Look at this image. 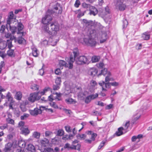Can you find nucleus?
Returning a JSON list of instances; mask_svg holds the SVG:
<instances>
[{
  "label": "nucleus",
  "instance_id": "f257e3e1",
  "mask_svg": "<svg viewBox=\"0 0 152 152\" xmlns=\"http://www.w3.org/2000/svg\"><path fill=\"white\" fill-rule=\"evenodd\" d=\"M62 11V7L60 4L57 1L53 3V10H48L45 17L42 18V22L44 25L42 29L50 34H55L59 30L58 25L56 23L50 22L52 20L53 14L57 15L61 14Z\"/></svg>",
  "mask_w": 152,
  "mask_h": 152
},
{
  "label": "nucleus",
  "instance_id": "f03ea898",
  "mask_svg": "<svg viewBox=\"0 0 152 152\" xmlns=\"http://www.w3.org/2000/svg\"><path fill=\"white\" fill-rule=\"evenodd\" d=\"M73 56L72 54L70 55L68 62L69 69L72 68L73 63L75 61L76 63L79 65L89 64V60L85 56H82L77 57L79 55V52L77 48H75L73 49Z\"/></svg>",
  "mask_w": 152,
  "mask_h": 152
},
{
  "label": "nucleus",
  "instance_id": "7ed1b4c3",
  "mask_svg": "<svg viewBox=\"0 0 152 152\" xmlns=\"http://www.w3.org/2000/svg\"><path fill=\"white\" fill-rule=\"evenodd\" d=\"M83 40L84 42L86 45L91 47H94L97 44V42L95 39L89 36H88L86 37H85Z\"/></svg>",
  "mask_w": 152,
  "mask_h": 152
},
{
  "label": "nucleus",
  "instance_id": "20e7f679",
  "mask_svg": "<svg viewBox=\"0 0 152 152\" xmlns=\"http://www.w3.org/2000/svg\"><path fill=\"white\" fill-rule=\"evenodd\" d=\"M99 31L97 29H90L87 32L88 36L93 37H98L99 34Z\"/></svg>",
  "mask_w": 152,
  "mask_h": 152
},
{
  "label": "nucleus",
  "instance_id": "39448f33",
  "mask_svg": "<svg viewBox=\"0 0 152 152\" xmlns=\"http://www.w3.org/2000/svg\"><path fill=\"white\" fill-rule=\"evenodd\" d=\"M115 6L117 9L121 11H124L126 8L125 4H123L121 0H116Z\"/></svg>",
  "mask_w": 152,
  "mask_h": 152
},
{
  "label": "nucleus",
  "instance_id": "423d86ee",
  "mask_svg": "<svg viewBox=\"0 0 152 152\" xmlns=\"http://www.w3.org/2000/svg\"><path fill=\"white\" fill-rule=\"evenodd\" d=\"M40 96H38L36 93H34L30 94V96L28 98V100L31 102H33L36 100L40 99Z\"/></svg>",
  "mask_w": 152,
  "mask_h": 152
},
{
  "label": "nucleus",
  "instance_id": "0eeeda50",
  "mask_svg": "<svg viewBox=\"0 0 152 152\" xmlns=\"http://www.w3.org/2000/svg\"><path fill=\"white\" fill-rule=\"evenodd\" d=\"M81 145L79 144H78L76 145H73L72 146H70V145L68 143H66L64 146V148H67L68 150L71 149H77L78 151H80V149Z\"/></svg>",
  "mask_w": 152,
  "mask_h": 152
},
{
  "label": "nucleus",
  "instance_id": "6e6552de",
  "mask_svg": "<svg viewBox=\"0 0 152 152\" xmlns=\"http://www.w3.org/2000/svg\"><path fill=\"white\" fill-rule=\"evenodd\" d=\"M29 111L30 114L34 116H36L42 113L41 110H39L37 107L35 108L33 110H30Z\"/></svg>",
  "mask_w": 152,
  "mask_h": 152
},
{
  "label": "nucleus",
  "instance_id": "1a4fd4ad",
  "mask_svg": "<svg viewBox=\"0 0 152 152\" xmlns=\"http://www.w3.org/2000/svg\"><path fill=\"white\" fill-rule=\"evenodd\" d=\"M17 30H18L17 33L18 34H21V36H23L24 35L25 33L23 32H21L23 28V26L22 23L21 22L18 23Z\"/></svg>",
  "mask_w": 152,
  "mask_h": 152
},
{
  "label": "nucleus",
  "instance_id": "9d476101",
  "mask_svg": "<svg viewBox=\"0 0 152 152\" xmlns=\"http://www.w3.org/2000/svg\"><path fill=\"white\" fill-rule=\"evenodd\" d=\"M98 13V10L95 7L92 6L90 7L89 13L90 15L95 16Z\"/></svg>",
  "mask_w": 152,
  "mask_h": 152
},
{
  "label": "nucleus",
  "instance_id": "9b49d317",
  "mask_svg": "<svg viewBox=\"0 0 152 152\" xmlns=\"http://www.w3.org/2000/svg\"><path fill=\"white\" fill-rule=\"evenodd\" d=\"M14 39L15 40V42H17L19 44H24V42L25 43L26 42V40L21 36L20 37H19L17 38L14 37Z\"/></svg>",
  "mask_w": 152,
  "mask_h": 152
},
{
  "label": "nucleus",
  "instance_id": "f8f14e48",
  "mask_svg": "<svg viewBox=\"0 0 152 152\" xmlns=\"http://www.w3.org/2000/svg\"><path fill=\"white\" fill-rule=\"evenodd\" d=\"M99 84L101 86H104L105 88H110L111 86V82L110 83L109 82H105L104 81H102L101 82L99 83Z\"/></svg>",
  "mask_w": 152,
  "mask_h": 152
},
{
  "label": "nucleus",
  "instance_id": "ddd939ff",
  "mask_svg": "<svg viewBox=\"0 0 152 152\" xmlns=\"http://www.w3.org/2000/svg\"><path fill=\"white\" fill-rule=\"evenodd\" d=\"M14 14L12 11L10 12L9 13L8 19L7 20V25L11 24V21L13 18Z\"/></svg>",
  "mask_w": 152,
  "mask_h": 152
},
{
  "label": "nucleus",
  "instance_id": "4468645a",
  "mask_svg": "<svg viewBox=\"0 0 152 152\" xmlns=\"http://www.w3.org/2000/svg\"><path fill=\"white\" fill-rule=\"evenodd\" d=\"M142 37L144 40H148L150 38V34L149 32H146L142 34Z\"/></svg>",
  "mask_w": 152,
  "mask_h": 152
},
{
  "label": "nucleus",
  "instance_id": "2eb2a0df",
  "mask_svg": "<svg viewBox=\"0 0 152 152\" xmlns=\"http://www.w3.org/2000/svg\"><path fill=\"white\" fill-rule=\"evenodd\" d=\"M21 130L23 133L25 135L28 134L30 132L29 130L28 129V128L26 126L22 127L21 128Z\"/></svg>",
  "mask_w": 152,
  "mask_h": 152
},
{
  "label": "nucleus",
  "instance_id": "dca6fc26",
  "mask_svg": "<svg viewBox=\"0 0 152 152\" xmlns=\"http://www.w3.org/2000/svg\"><path fill=\"white\" fill-rule=\"evenodd\" d=\"M98 72L97 69L94 68H93L91 69L89 71V72L90 75L92 76H95L96 75Z\"/></svg>",
  "mask_w": 152,
  "mask_h": 152
},
{
  "label": "nucleus",
  "instance_id": "f3484780",
  "mask_svg": "<svg viewBox=\"0 0 152 152\" xmlns=\"http://www.w3.org/2000/svg\"><path fill=\"white\" fill-rule=\"evenodd\" d=\"M8 26H9L10 28V31H11L12 33V34H14L15 33V32L16 31V30H17V27L15 26H11L10 25H10H7V28L8 29Z\"/></svg>",
  "mask_w": 152,
  "mask_h": 152
},
{
  "label": "nucleus",
  "instance_id": "a211bd4d",
  "mask_svg": "<svg viewBox=\"0 0 152 152\" xmlns=\"http://www.w3.org/2000/svg\"><path fill=\"white\" fill-rule=\"evenodd\" d=\"M26 149L28 151L33 152L35 151V148L34 146L31 144L28 145Z\"/></svg>",
  "mask_w": 152,
  "mask_h": 152
},
{
  "label": "nucleus",
  "instance_id": "6ab92c4d",
  "mask_svg": "<svg viewBox=\"0 0 152 152\" xmlns=\"http://www.w3.org/2000/svg\"><path fill=\"white\" fill-rule=\"evenodd\" d=\"M111 75V74L110 72H109L107 74V75L106 76L105 79V82H109L110 81H113L114 79L110 77Z\"/></svg>",
  "mask_w": 152,
  "mask_h": 152
},
{
  "label": "nucleus",
  "instance_id": "aec40b11",
  "mask_svg": "<svg viewBox=\"0 0 152 152\" xmlns=\"http://www.w3.org/2000/svg\"><path fill=\"white\" fill-rule=\"evenodd\" d=\"M124 129L123 127H120L118 128V131H117L115 134L118 136H120L123 134V132H122V130Z\"/></svg>",
  "mask_w": 152,
  "mask_h": 152
},
{
  "label": "nucleus",
  "instance_id": "412c9836",
  "mask_svg": "<svg viewBox=\"0 0 152 152\" xmlns=\"http://www.w3.org/2000/svg\"><path fill=\"white\" fill-rule=\"evenodd\" d=\"M13 39L12 38H10V39H8L7 40V45L8 46V48L10 49L12 47H13V45L12 43V40Z\"/></svg>",
  "mask_w": 152,
  "mask_h": 152
},
{
  "label": "nucleus",
  "instance_id": "4be33fe9",
  "mask_svg": "<svg viewBox=\"0 0 152 152\" xmlns=\"http://www.w3.org/2000/svg\"><path fill=\"white\" fill-rule=\"evenodd\" d=\"M6 98L7 99L8 101L9 102H12V101H13V98L12 96V95L9 92L7 93L6 96Z\"/></svg>",
  "mask_w": 152,
  "mask_h": 152
},
{
  "label": "nucleus",
  "instance_id": "5701e85b",
  "mask_svg": "<svg viewBox=\"0 0 152 152\" xmlns=\"http://www.w3.org/2000/svg\"><path fill=\"white\" fill-rule=\"evenodd\" d=\"M40 142L43 146H45L48 143L49 140L48 139L45 138L41 140Z\"/></svg>",
  "mask_w": 152,
  "mask_h": 152
},
{
  "label": "nucleus",
  "instance_id": "b1692460",
  "mask_svg": "<svg viewBox=\"0 0 152 152\" xmlns=\"http://www.w3.org/2000/svg\"><path fill=\"white\" fill-rule=\"evenodd\" d=\"M26 143L24 141L21 140L18 142V145L21 148H24L26 146Z\"/></svg>",
  "mask_w": 152,
  "mask_h": 152
},
{
  "label": "nucleus",
  "instance_id": "393cba45",
  "mask_svg": "<svg viewBox=\"0 0 152 152\" xmlns=\"http://www.w3.org/2000/svg\"><path fill=\"white\" fill-rule=\"evenodd\" d=\"M73 135L72 134H70L69 135H65L62 137V139L65 140H67L68 139H71L73 138Z\"/></svg>",
  "mask_w": 152,
  "mask_h": 152
},
{
  "label": "nucleus",
  "instance_id": "a878e982",
  "mask_svg": "<svg viewBox=\"0 0 152 152\" xmlns=\"http://www.w3.org/2000/svg\"><path fill=\"white\" fill-rule=\"evenodd\" d=\"M100 59L99 56H94L92 57L91 61L93 63L98 62Z\"/></svg>",
  "mask_w": 152,
  "mask_h": 152
},
{
  "label": "nucleus",
  "instance_id": "bb28decb",
  "mask_svg": "<svg viewBox=\"0 0 152 152\" xmlns=\"http://www.w3.org/2000/svg\"><path fill=\"white\" fill-rule=\"evenodd\" d=\"M109 72H107V69L106 68H104L103 69L101 70V72L98 75H103L105 76L106 75H107V74Z\"/></svg>",
  "mask_w": 152,
  "mask_h": 152
},
{
  "label": "nucleus",
  "instance_id": "cd10ccee",
  "mask_svg": "<svg viewBox=\"0 0 152 152\" xmlns=\"http://www.w3.org/2000/svg\"><path fill=\"white\" fill-rule=\"evenodd\" d=\"M12 145V143L9 142L5 145V149L6 151H10L11 149V148Z\"/></svg>",
  "mask_w": 152,
  "mask_h": 152
},
{
  "label": "nucleus",
  "instance_id": "c85d7f7f",
  "mask_svg": "<svg viewBox=\"0 0 152 152\" xmlns=\"http://www.w3.org/2000/svg\"><path fill=\"white\" fill-rule=\"evenodd\" d=\"M7 46V42H0V49L3 50Z\"/></svg>",
  "mask_w": 152,
  "mask_h": 152
},
{
  "label": "nucleus",
  "instance_id": "c756f323",
  "mask_svg": "<svg viewBox=\"0 0 152 152\" xmlns=\"http://www.w3.org/2000/svg\"><path fill=\"white\" fill-rule=\"evenodd\" d=\"M102 38L103 39V40H101L100 42L103 43L106 40L107 38V35L106 33H103L102 34Z\"/></svg>",
  "mask_w": 152,
  "mask_h": 152
},
{
  "label": "nucleus",
  "instance_id": "7c9ffc66",
  "mask_svg": "<svg viewBox=\"0 0 152 152\" xmlns=\"http://www.w3.org/2000/svg\"><path fill=\"white\" fill-rule=\"evenodd\" d=\"M33 55L35 57H37L38 55V50L37 49L35 48H32Z\"/></svg>",
  "mask_w": 152,
  "mask_h": 152
},
{
  "label": "nucleus",
  "instance_id": "2f4dec72",
  "mask_svg": "<svg viewBox=\"0 0 152 152\" xmlns=\"http://www.w3.org/2000/svg\"><path fill=\"white\" fill-rule=\"evenodd\" d=\"M16 99L18 100L21 99L22 97V95L21 93L20 92H17L15 95Z\"/></svg>",
  "mask_w": 152,
  "mask_h": 152
},
{
  "label": "nucleus",
  "instance_id": "473e14b6",
  "mask_svg": "<svg viewBox=\"0 0 152 152\" xmlns=\"http://www.w3.org/2000/svg\"><path fill=\"white\" fill-rule=\"evenodd\" d=\"M40 136V133L37 132H34L33 134V137L36 138L37 139H38L39 138Z\"/></svg>",
  "mask_w": 152,
  "mask_h": 152
},
{
  "label": "nucleus",
  "instance_id": "72a5a7b5",
  "mask_svg": "<svg viewBox=\"0 0 152 152\" xmlns=\"http://www.w3.org/2000/svg\"><path fill=\"white\" fill-rule=\"evenodd\" d=\"M59 64L60 66H64L65 67H68V65L66 62L62 60H60L59 61Z\"/></svg>",
  "mask_w": 152,
  "mask_h": 152
},
{
  "label": "nucleus",
  "instance_id": "f704fd0d",
  "mask_svg": "<svg viewBox=\"0 0 152 152\" xmlns=\"http://www.w3.org/2000/svg\"><path fill=\"white\" fill-rule=\"evenodd\" d=\"M83 22L86 24L87 25L92 26L93 22L92 21H88L86 19H83Z\"/></svg>",
  "mask_w": 152,
  "mask_h": 152
},
{
  "label": "nucleus",
  "instance_id": "c9c22d12",
  "mask_svg": "<svg viewBox=\"0 0 152 152\" xmlns=\"http://www.w3.org/2000/svg\"><path fill=\"white\" fill-rule=\"evenodd\" d=\"M14 51L13 50L11 49L7 51V54L10 56L12 57L14 56Z\"/></svg>",
  "mask_w": 152,
  "mask_h": 152
},
{
  "label": "nucleus",
  "instance_id": "e433bc0d",
  "mask_svg": "<svg viewBox=\"0 0 152 152\" xmlns=\"http://www.w3.org/2000/svg\"><path fill=\"white\" fill-rule=\"evenodd\" d=\"M123 28H124L127 27L128 24V22L126 19H124L123 21Z\"/></svg>",
  "mask_w": 152,
  "mask_h": 152
},
{
  "label": "nucleus",
  "instance_id": "4c0bfd02",
  "mask_svg": "<svg viewBox=\"0 0 152 152\" xmlns=\"http://www.w3.org/2000/svg\"><path fill=\"white\" fill-rule=\"evenodd\" d=\"M76 137H77V138H78V139L80 138L81 139H83L84 140L86 136L84 134H78L77 135Z\"/></svg>",
  "mask_w": 152,
  "mask_h": 152
},
{
  "label": "nucleus",
  "instance_id": "58836bf2",
  "mask_svg": "<svg viewBox=\"0 0 152 152\" xmlns=\"http://www.w3.org/2000/svg\"><path fill=\"white\" fill-rule=\"evenodd\" d=\"M31 88L33 90L35 91L38 89V86L36 84H34L31 86Z\"/></svg>",
  "mask_w": 152,
  "mask_h": 152
},
{
  "label": "nucleus",
  "instance_id": "ea45409f",
  "mask_svg": "<svg viewBox=\"0 0 152 152\" xmlns=\"http://www.w3.org/2000/svg\"><path fill=\"white\" fill-rule=\"evenodd\" d=\"M82 6L83 7L87 9L88 8H89V9L90 8V7L92 6H91L90 4H86L85 3H83Z\"/></svg>",
  "mask_w": 152,
  "mask_h": 152
},
{
  "label": "nucleus",
  "instance_id": "a19ab883",
  "mask_svg": "<svg viewBox=\"0 0 152 152\" xmlns=\"http://www.w3.org/2000/svg\"><path fill=\"white\" fill-rule=\"evenodd\" d=\"M61 82V78L60 77H58L56 79L55 83L56 84L60 85Z\"/></svg>",
  "mask_w": 152,
  "mask_h": 152
},
{
  "label": "nucleus",
  "instance_id": "79ce46f5",
  "mask_svg": "<svg viewBox=\"0 0 152 152\" xmlns=\"http://www.w3.org/2000/svg\"><path fill=\"white\" fill-rule=\"evenodd\" d=\"M91 100V97L90 95L87 96L85 100V102L87 104L89 103Z\"/></svg>",
  "mask_w": 152,
  "mask_h": 152
},
{
  "label": "nucleus",
  "instance_id": "37998d69",
  "mask_svg": "<svg viewBox=\"0 0 152 152\" xmlns=\"http://www.w3.org/2000/svg\"><path fill=\"white\" fill-rule=\"evenodd\" d=\"M64 131L62 130H59L58 131L57 135L59 136H61L64 134Z\"/></svg>",
  "mask_w": 152,
  "mask_h": 152
},
{
  "label": "nucleus",
  "instance_id": "c03bdc74",
  "mask_svg": "<svg viewBox=\"0 0 152 152\" xmlns=\"http://www.w3.org/2000/svg\"><path fill=\"white\" fill-rule=\"evenodd\" d=\"M29 116V115L25 113L23 115L20 116V119L22 120H24Z\"/></svg>",
  "mask_w": 152,
  "mask_h": 152
},
{
  "label": "nucleus",
  "instance_id": "a18cd8bd",
  "mask_svg": "<svg viewBox=\"0 0 152 152\" xmlns=\"http://www.w3.org/2000/svg\"><path fill=\"white\" fill-rule=\"evenodd\" d=\"M7 121L8 123L11 124H13L14 123V120L9 118L7 119Z\"/></svg>",
  "mask_w": 152,
  "mask_h": 152
},
{
  "label": "nucleus",
  "instance_id": "49530a36",
  "mask_svg": "<svg viewBox=\"0 0 152 152\" xmlns=\"http://www.w3.org/2000/svg\"><path fill=\"white\" fill-rule=\"evenodd\" d=\"M60 85L56 84V85H53V88L54 90H58L60 88Z\"/></svg>",
  "mask_w": 152,
  "mask_h": 152
},
{
  "label": "nucleus",
  "instance_id": "de8ad7c7",
  "mask_svg": "<svg viewBox=\"0 0 152 152\" xmlns=\"http://www.w3.org/2000/svg\"><path fill=\"white\" fill-rule=\"evenodd\" d=\"M66 101L67 102H69L70 104L75 103L76 102V101L72 98H70L68 99H66Z\"/></svg>",
  "mask_w": 152,
  "mask_h": 152
},
{
  "label": "nucleus",
  "instance_id": "09e8293b",
  "mask_svg": "<svg viewBox=\"0 0 152 152\" xmlns=\"http://www.w3.org/2000/svg\"><path fill=\"white\" fill-rule=\"evenodd\" d=\"M97 136V134L94 133H93L91 134V139L92 140V141H94L95 140V138Z\"/></svg>",
  "mask_w": 152,
  "mask_h": 152
},
{
  "label": "nucleus",
  "instance_id": "8fccbe9b",
  "mask_svg": "<svg viewBox=\"0 0 152 152\" xmlns=\"http://www.w3.org/2000/svg\"><path fill=\"white\" fill-rule=\"evenodd\" d=\"M80 4V2L79 0H76L75 4V6L76 7H79V5Z\"/></svg>",
  "mask_w": 152,
  "mask_h": 152
},
{
  "label": "nucleus",
  "instance_id": "3c124183",
  "mask_svg": "<svg viewBox=\"0 0 152 152\" xmlns=\"http://www.w3.org/2000/svg\"><path fill=\"white\" fill-rule=\"evenodd\" d=\"M98 94L96 93L95 94H92L90 96H91V99H93L97 97L98 96Z\"/></svg>",
  "mask_w": 152,
  "mask_h": 152
},
{
  "label": "nucleus",
  "instance_id": "603ef678",
  "mask_svg": "<svg viewBox=\"0 0 152 152\" xmlns=\"http://www.w3.org/2000/svg\"><path fill=\"white\" fill-rule=\"evenodd\" d=\"M5 29V26L2 25L1 26L0 28V32L1 33H2L4 32Z\"/></svg>",
  "mask_w": 152,
  "mask_h": 152
},
{
  "label": "nucleus",
  "instance_id": "864d4df0",
  "mask_svg": "<svg viewBox=\"0 0 152 152\" xmlns=\"http://www.w3.org/2000/svg\"><path fill=\"white\" fill-rule=\"evenodd\" d=\"M5 37L7 38H10H10H12L11 34L8 33L5 34Z\"/></svg>",
  "mask_w": 152,
  "mask_h": 152
},
{
  "label": "nucleus",
  "instance_id": "5fc2aeb1",
  "mask_svg": "<svg viewBox=\"0 0 152 152\" xmlns=\"http://www.w3.org/2000/svg\"><path fill=\"white\" fill-rule=\"evenodd\" d=\"M97 66V67L101 68H103L104 66V64L102 62H100L99 64H96Z\"/></svg>",
  "mask_w": 152,
  "mask_h": 152
},
{
  "label": "nucleus",
  "instance_id": "6e6d98bb",
  "mask_svg": "<svg viewBox=\"0 0 152 152\" xmlns=\"http://www.w3.org/2000/svg\"><path fill=\"white\" fill-rule=\"evenodd\" d=\"M90 84L93 87H95L96 85V83L95 81L92 80L91 81Z\"/></svg>",
  "mask_w": 152,
  "mask_h": 152
},
{
  "label": "nucleus",
  "instance_id": "4d7b16f0",
  "mask_svg": "<svg viewBox=\"0 0 152 152\" xmlns=\"http://www.w3.org/2000/svg\"><path fill=\"white\" fill-rule=\"evenodd\" d=\"M86 12V11H81L80 10V12L78 14V16H79V17H80L83 15H84V13Z\"/></svg>",
  "mask_w": 152,
  "mask_h": 152
},
{
  "label": "nucleus",
  "instance_id": "13d9d810",
  "mask_svg": "<svg viewBox=\"0 0 152 152\" xmlns=\"http://www.w3.org/2000/svg\"><path fill=\"white\" fill-rule=\"evenodd\" d=\"M105 143V142L103 141H102V142L100 143L99 145V146L98 147V149H100L104 145Z\"/></svg>",
  "mask_w": 152,
  "mask_h": 152
},
{
  "label": "nucleus",
  "instance_id": "bf43d9fd",
  "mask_svg": "<svg viewBox=\"0 0 152 152\" xmlns=\"http://www.w3.org/2000/svg\"><path fill=\"white\" fill-rule=\"evenodd\" d=\"M65 130L66 131L68 132H71L70 127L69 126H66L65 127Z\"/></svg>",
  "mask_w": 152,
  "mask_h": 152
},
{
  "label": "nucleus",
  "instance_id": "052dcab7",
  "mask_svg": "<svg viewBox=\"0 0 152 152\" xmlns=\"http://www.w3.org/2000/svg\"><path fill=\"white\" fill-rule=\"evenodd\" d=\"M142 47V45L140 44H137L136 45V48L137 50H139L141 49Z\"/></svg>",
  "mask_w": 152,
  "mask_h": 152
},
{
  "label": "nucleus",
  "instance_id": "680f3d73",
  "mask_svg": "<svg viewBox=\"0 0 152 152\" xmlns=\"http://www.w3.org/2000/svg\"><path fill=\"white\" fill-rule=\"evenodd\" d=\"M61 70L59 69H57L55 71V74L57 75H59L60 74H61Z\"/></svg>",
  "mask_w": 152,
  "mask_h": 152
},
{
  "label": "nucleus",
  "instance_id": "e2e57ef3",
  "mask_svg": "<svg viewBox=\"0 0 152 152\" xmlns=\"http://www.w3.org/2000/svg\"><path fill=\"white\" fill-rule=\"evenodd\" d=\"M45 92L44 91H42L41 92H38L37 93H36L37 94L38 96H41V95H43Z\"/></svg>",
  "mask_w": 152,
  "mask_h": 152
},
{
  "label": "nucleus",
  "instance_id": "0e129e2a",
  "mask_svg": "<svg viewBox=\"0 0 152 152\" xmlns=\"http://www.w3.org/2000/svg\"><path fill=\"white\" fill-rule=\"evenodd\" d=\"M111 86H117L118 85L119 83L118 82H111Z\"/></svg>",
  "mask_w": 152,
  "mask_h": 152
},
{
  "label": "nucleus",
  "instance_id": "69168bd1",
  "mask_svg": "<svg viewBox=\"0 0 152 152\" xmlns=\"http://www.w3.org/2000/svg\"><path fill=\"white\" fill-rule=\"evenodd\" d=\"M48 99L49 101L52 102L54 99H53V95H50L48 96Z\"/></svg>",
  "mask_w": 152,
  "mask_h": 152
},
{
  "label": "nucleus",
  "instance_id": "338daca9",
  "mask_svg": "<svg viewBox=\"0 0 152 152\" xmlns=\"http://www.w3.org/2000/svg\"><path fill=\"white\" fill-rule=\"evenodd\" d=\"M52 133V132L48 131H47L45 132V135L46 137H48Z\"/></svg>",
  "mask_w": 152,
  "mask_h": 152
},
{
  "label": "nucleus",
  "instance_id": "774afa93",
  "mask_svg": "<svg viewBox=\"0 0 152 152\" xmlns=\"http://www.w3.org/2000/svg\"><path fill=\"white\" fill-rule=\"evenodd\" d=\"M54 108H56L58 107L57 105L56 104V103L54 102H53L50 104Z\"/></svg>",
  "mask_w": 152,
  "mask_h": 152
}]
</instances>
